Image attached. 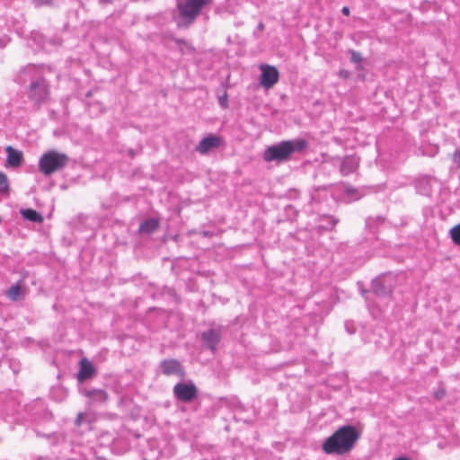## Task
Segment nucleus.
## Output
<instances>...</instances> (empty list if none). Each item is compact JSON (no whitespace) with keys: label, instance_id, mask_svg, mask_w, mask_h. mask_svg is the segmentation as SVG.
I'll return each instance as SVG.
<instances>
[{"label":"nucleus","instance_id":"bb28decb","mask_svg":"<svg viewBox=\"0 0 460 460\" xmlns=\"http://www.w3.org/2000/svg\"><path fill=\"white\" fill-rule=\"evenodd\" d=\"M326 219H327L328 221H330V223H331L332 226H335V224H336V222H337L336 220H334V219H333L332 217H326Z\"/></svg>","mask_w":460,"mask_h":460},{"label":"nucleus","instance_id":"1a4fd4ad","mask_svg":"<svg viewBox=\"0 0 460 460\" xmlns=\"http://www.w3.org/2000/svg\"><path fill=\"white\" fill-rule=\"evenodd\" d=\"M221 144L219 137L209 135L204 137L197 146L196 150L202 155L208 153L210 150L217 148Z\"/></svg>","mask_w":460,"mask_h":460},{"label":"nucleus","instance_id":"9d476101","mask_svg":"<svg viewBox=\"0 0 460 460\" xmlns=\"http://www.w3.org/2000/svg\"><path fill=\"white\" fill-rule=\"evenodd\" d=\"M94 375V367L93 364L86 358H83L80 361V368L77 374V379L83 382Z\"/></svg>","mask_w":460,"mask_h":460},{"label":"nucleus","instance_id":"f8f14e48","mask_svg":"<svg viewBox=\"0 0 460 460\" xmlns=\"http://www.w3.org/2000/svg\"><path fill=\"white\" fill-rule=\"evenodd\" d=\"M202 341L204 344L212 351L216 350L217 345L219 342V335L218 333L211 329L208 332H203Z\"/></svg>","mask_w":460,"mask_h":460},{"label":"nucleus","instance_id":"393cba45","mask_svg":"<svg viewBox=\"0 0 460 460\" xmlns=\"http://www.w3.org/2000/svg\"><path fill=\"white\" fill-rule=\"evenodd\" d=\"M454 161L458 164V166H460V152L456 151L454 154Z\"/></svg>","mask_w":460,"mask_h":460},{"label":"nucleus","instance_id":"473e14b6","mask_svg":"<svg viewBox=\"0 0 460 460\" xmlns=\"http://www.w3.org/2000/svg\"><path fill=\"white\" fill-rule=\"evenodd\" d=\"M340 75H345V73H343V71H341Z\"/></svg>","mask_w":460,"mask_h":460},{"label":"nucleus","instance_id":"c756f323","mask_svg":"<svg viewBox=\"0 0 460 460\" xmlns=\"http://www.w3.org/2000/svg\"><path fill=\"white\" fill-rule=\"evenodd\" d=\"M394 460H411V459L404 457V456H400V457L395 458Z\"/></svg>","mask_w":460,"mask_h":460},{"label":"nucleus","instance_id":"2eb2a0df","mask_svg":"<svg viewBox=\"0 0 460 460\" xmlns=\"http://www.w3.org/2000/svg\"><path fill=\"white\" fill-rule=\"evenodd\" d=\"M372 289L377 296H386L392 292L390 286H385V279L382 278L376 279L372 282Z\"/></svg>","mask_w":460,"mask_h":460},{"label":"nucleus","instance_id":"f257e3e1","mask_svg":"<svg viewBox=\"0 0 460 460\" xmlns=\"http://www.w3.org/2000/svg\"><path fill=\"white\" fill-rule=\"evenodd\" d=\"M358 438L359 433L357 429L351 425H345L328 437L322 448L328 455H345L353 449Z\"/></svg>","mask_w":460,"mask_h":460},{"label":"nucleus","instance_id":"20e7f679","mask_svg":"<svg viewBox=\"0 0 460 460\" xmlns=\"http://www.w3.org/2000/svg\"><path fill=\"white\" fill-rule=\"evenodd\" d=\"M210 0H177L180 17L185 24H190Z\"/></svg>","mask_w":460,"mask_h":460},{"label":"nucleus","instance_id":"4be33fe9","mask_svg":"<svg viewBox=\"0 0 460 460\" xmlns=\"http://www.w3.org/2000/svg\"><path fill=\"white\" fill-rule=\"evenodd\" d=\"M450 237L456 244L460 245V224L450 229Z\"/></svg>","mask_w":460,"mask_h":460},{"label":"nucleus","instance_id":"4468645a","mask_svg":"<svg viewBox=\"0 0 460 460\" xmlns=\"http://www.w3.org/2000/svg\"><path fill=\"white\" fill-rule=\"evenodd\" d=\"M162 372L164 375H174L181 373V364L175 359H166L162 361L161 365Z\"/></svg>","mask_w":460,"mask_h":460},{"label":"nucleus","instance_id":"9b49d317","mask_svg":"<svg viewBox=\"0 0 460 460\" xmlns=\"http://www.w3.org/2000/svg\"><path fill=\"white\" fill-rule=\"evenodd\" d=\"M38 437L46 438L51 446H58L66 443V437L61 432L43 433L38 428L35 429Z\"/></svg>","mask_w":460,"mask_h":460},{"label":"nucleus","instance_id":"f704fd0d","mask_svg":"<svg viewBox=\"0 0 460 460\" xmlns=\"http://www.w3.org/2000/svg\"><path fill=\"white\" fill-rule=\"evenodd\" d=\"M440 396H441V393L437 394V397H440Z\"/></svg>","mask_w":460,"mask_h":460},{"label":"nucleus","instance_id":"5701e85b","mask_svg":"<svg viewBox=\"0 0 460 460\" xmlns=\"http://www.w3.org/2000/svg\"><path fill=\"white\" fill-rule=\"evenodd\" d=\"M9 184L7 176L0 172V193H5L8 191Z\"/></svg>","mask_w":460,"mask_h":460},{"label":"nucleus","instance_id":"f3484780","mask_svg":"<svg viewBox=\"0 0 460 460\" xmlns=\"http://www.w3.org/2000/svg\"><path fill=\"white\" fill-rule=\"evenodd\" d=\"M158 227V221L155 218H149L141 223L139 230L142 233L151 234Z\"/></svg>","mask_w":460,"mask_h":460},{"label":"nucleus","instance_id":"6ab92c4d","mask_svg":"<svg viewBox=\"0 0 460 460\" xmlns=\"http://www.w3.org/2000/svg\"><path fill=\"white\" fill-rule=\"evenodd\" d=\"M345 196L349 201H355L359 199L362 197V194L355 188L347 187L345 189Z\"/></svg>","mask_w":460,"mask_h":460},{"label":"nucleus","instance_id":"412c9836","mask_svg":"<svg viewBox=\"0 0 460 460\" xmlns=\"http://www.w3.org/2000/svg\"><path fill=\"white\" fill-rule=\"evenodd\" d=\"M7 294V296L13 300V301H16L19 296H20V294H21V288L18 285H15V286H12L6 292Z\"/></svg>","mask_w":460,"mask_h":460},{"label":"nucleus","instance_id":"a878e982","mask_svg":"<svg viewBox=\"0 0 460 460\" xmlns=\"http://www.w3.org/2000/svg\"><path fill=\"white\" fill-rule=\"evenodd\" d=\"M341 13L344 14V15H349V8L348 6H344L342 7L341 9Z\"/></svg>","mask_w":460,"mask_h":460},{"label":"nucleus","instance_id":"7c9ffc66","mask_svg":"<svg viewBox=\"0 0 460 460\" xmlns=\"http://www.w3.org/2000/svg\"><path fill=\"white\" fill-rule=\"evenodd\" d=\"M203 234H204L205 236L208 235V232H203Z\"/></svg>","mask_w":460,"mask_h":460},{"label":"nucleus","instance_id":"0eeeda50","mask_svg":"<svg viewBox=\"0 0 460 460\" xmlns=\"http://www.w3.org/2000/svg\"><path fill=\"white\" fill-rule=\"evenodd\" d=\"M173 394L179 401L188 402L197 396L198 390L191 383H178L173 387Z\"/></svg>","mask_w":460,"mask_h":460},{"label":"nucleus","instance_id":"aec40b11","mask_svg":"<svg viewBox=\"0 0 460 460\" xmlns=\"http://www.w3.org/2000/svg\"><path fill=\"white\" fill-rule=\"evenodd\" d=\"M92 421V417L89 413H86V412H80L77 414V417L75 419V425L76 426H81L83 425L84 423H87V424H90Z\"/></svg>","mask_w":460,"mask_h":460},{"label":"nucleus","instance_id":"72a5a7b5","mask_svg":"<svg viewBox=\"0 0 460 460\" xmlns=\"http://www.w3.org/2000/svg\"><path fill=\"white\" fill-rule=\"evenodd\" d=\"M340 75H345V73H343V71H341Z\"/></svg>","mask_w":460,"mask_h":460},{"label":"nucleus","instance_id":"cd10ccee","mask_svg":"<svg viewBox=\"0 0 460 460\" xmlns=\"http://www.w3.org/2000/svg\"><path fill=\"white\" fill-rule=\"evenodd\" d=\"M226 97L219 99V103H220L221 106L225 107L226 106Z\"/></svg>","mask_w":460,"mask_h":460},{"label":"nucleus","instance_id":"b1692460","mask_svg":"<svg viewBox=\"0 0 460 460\" xmlns=\"http://www.w3.org/2000/svg\"><path fill=\"white\" fill-rule=\"evenodd\" d=\"M361 56L357 51H351V61L354 63H359L361 61Z\"/></svg>","mask_w":460,"mask_h":460},{"label":"nucleus","instance_id":"2f4dec72","mask_svg":"<svg viewBox=\"0 0 460 460\" xmlns=\"http://www.w3.org/2000/svg\"><path fill=\"white\" fill-rule=\"evenodd\" d=\"M340 75H345V73H343V71H341Z\"/></svg>","mask_w":460,"mask_h":460},{"label":"nucleus","instance_id":"a211bd4d","mask_svg":"<svg viewBox=\"0 0 460 460\" xmlns=\"http://www.w3.org/2000/svg\"><path fill=\"white\" fill-rule=\"evenodd\" d=\"M21 213L25 219L30 220L31 222L38 223L42 221L41 215L38 213L36 210L27 208L22 209Z\"/></svg>","mask_w":460,"mask_h":460},{"label":"nucleus","instance_id":"7ed1b4c3","mask_svg":"<svg viewBox=\"0 0 460 460\" xmlns=\"http://www.w3.org/2000/svg\"><path fill=\"white\" fill-rule=\"evenodd\" d=\"M67 162L68 157L66 155L50 150L43 154L40 158L39 168L44 175H50L64 168Z\"/></svg>","mask_w":460,"mask_h":460},{"label":"nucleus","instance_id":"6e6552de","mask_svg":"<svg viewBox=\"0 0 460 460\" xmlns=\"http://www.w3.org/2000/svg\"><path fill=\"white\" fill-rule=\"evenodd\" d=\"M359 159L355 155H347L341 160L340 172L341 175L348 176L357 171Z\"/></svg>","mask_w":460,"mask_h":460},{"label":"nucleus","instance_id":"dca6fc26","mask_svg":"<svg viewBox=\"0 0 460 460\" xmlns=\"http://www.w3.org/2000/svg\"><path fill=\"white\" fill-rule=\"evenodd\" d=\"M84 394L90 398L93 402L102 403L108 399L106 392L102 389L85 390Z\"/></svg>","mask_w":460,"mask_h":460},{"label":"nucleus","instance_id":"c85d7f7f","mask_svg":"<svg viewBox=\"0 0 460 460\" xmlns=\"http://www.w3.org/2000/svg\"><path fill=\"white\" fill-rule=\"evenodd\" d=\"M35 460H48V458L45 456H37Z\"/></svg>","mask_w":460,"mask_h":460},{"label":"nucleus","instance_id":"423d86ee","mask_svg":"<svg viewBox=\"0 0 460 460\" xmlns=\"http://www.w3.org/2000/svg\"><path fill=\"white\" fill-rule=\"evenodd\" d=\"M49 95V88L45 79L39 78L30 84L29 97L35 103L43 102Z\"/></svg>","mask_w":460,"mask_h":460},{"label":"nucleus","instance_id":"f03ea898","mask_svg":"<svg viewBox=\"0 0 460 460\" xmlns=\"http://www.w3.org/2000/svg\"><path fill=\"white\" fill-rule=\"evenodd\" d=\"M307 146L304 139L282 141L265 149L263 159L266 162L285 161L295 152H300Z\"/></svg>","mask_w":460,"mask_h":460},{"label":"nucleus","instance_id":"39448f33","mask_svg":"<svg viewBox=\"0 0 460 460\" xmlns=\"http://www.w3.org/2000/svg\"><path fill=\"white\" fill-rule=\"evenodd\" d=\"M260 70V84L265 89L272 88L279 79V70L275 66L268 64H261Z\"/></svg>","mask_w":460,"mask_h":460},{"label":"nucleus","instance_id":"c9c22d12","mask_svg":"<svg viewBox=\"0 0 460 460\" xmlns=\"http://www.w3.org/2000/svg\"><path fill=\"white\" fill-rule=\"evenodd\" d=\"M440 396H441V393L437 394V397H440Z\"/></svg>","mask_w":460,"mask_h":460},{"label":"nucleus","instance_id":"ddd939ff","mask_svg":"<svg viewBox=\"0 0 460 460\" xmlns=\"http://www.w3.org/2000/svg\"><path fill=\"white\" fill-rule=\"evenodd\" d=\"M5 152L7 154V164L13 167H18L22 160V153L13 148L11 146L5 147Z\"/></svg>","mask_w":460,"mask_h":460}]
</instances>
